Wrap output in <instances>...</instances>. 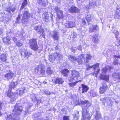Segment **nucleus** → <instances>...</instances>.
Segmentation results:
<instances>
[{
  "label": "nucleus",
  "mask_w": 120,
  "mask_h": 120,
  "mask_svg": "<svg viewBox=\"0 0 120 120\" xmlns=\"http://www.w3.org/2000/svg\"><path fill=\"white\" fill-rule=\"evenodd\" d=\"M99 65V64L98 63H96L95 64L93 65L92 66H89L87 68V70H89L91 68H93L94 69V74H95V76H96L98 74L100 69L99 68L96 71V69H97V68H98Z\"/></svg>",
  "instance_id": "8"
},
{
  "label": "nucleus",
  "mask_w": 120,
  "mask_h": 120,
  "mask_svg": "<svg viewBox=\"0 0 120 120\" xmlns=\"http://www.w3.org/2000/svg\"><path fill=\"white\" fill-rule=\"evenodd\" d=\"M82 48L81 46V45L77 47V49L79 50H81Z\"/></svg>",
  "instance_id": "53"
},
{
  "label": "nucleus",
  "mask_w": 120,
  "mask_h": 120,
  "mask_svg": "<svg viewBox=\"0 0 120 120\" xmlns=\"http://www.w3.org/2000/svg\"><path fill=\"white\" fill-rule=\"evenodd\" d=\"M60 36L59 33L55 30L53 31L51 35L52 37L56 40L58 39Z\"/></svg>",
  "instance_id": "16"
},
{
  "label": "nucleus",
  "mask_w": 120,
  "mask_h": 120,
  "mask_svg": "<svg viewBox=\"0 0 120 120\" xmlns=\"http://www.w3.org/2000/svg\"><path fill=\"white\" fill-rule=\"evenodd\" d=\"M53 71L51 70L50 68L48 67L47 68L46 72L47 74L49 75H51L53 73Z\"/></svg>",
  "instance_id": "35"
},
{
  "label": "nucleus",
  "mask_w": 120,
  "mask_h": 120,
  "mask_svg": "<svg viewBox=\"0 0 120 120\" xmlns=\"http://www.w3.org/2000/svg\"><path fill=\"white\" fill-rule=\"evenodd\" d=\"M102 86L99 89V92L100 94L104 93L107 89V86L106 82L104 81L102 83Z\"/></svg>",
  "instance_id": "10"
},
{
  "label": "nucleus",
  "mask_w": 120,
  "mask_h": 120,
  "mask_svg": "<svg viewBox=\"0 0 120 120\" xmlns=\"http://www.w3.org/2000/svg\"><path fill=\"white\" fill-rule=\"evenodd\" d=\"M51 20L52 21L53 20V15L52 14H51Z\"/></svg>",
  "instance_id": "59"
},
{
  "label": "nucleus",
  "mask_w": 120,
  "mask_h": 120,
  "mask_svg": "<svg viewBox=\"0 0 120 120\" xmlns=\"http://www.w3.org/2000/svg\"><path fill=\"white\" fill-rule=\"evenodd\" d=\"M111 69V67L110 66H107L102 69V73H105L107 71H110Z\"/></svg>",
  "instance_id": "30"
},
{
  "label": "nucleus",
  "mask_w": 120,
  "mask_h": 120,
  "mask_svg": "<svg viewBox=\"0 0 120 120\" xmlns=\"http://www.w3.org/2000/svg\"><path fill=\"white\" fill-rule=\"evenodd\" d=\"M92 37V41L94 43H97L99 41V39L98 38L99 36L98 34H95L93 35Z\"/></svg>",
  "instance_id": "20"
},
{
  "label": "nucleus",
  "mask_w": 120,
  "mask_h": 120,
  "mask_svg": "<svg viewBox=\"0 0 120 120\" xmlns=\"http://www.w3.org/2000/svg\"><path fill=\"white\" fill-rule=\"evenodd\" d=\"M3 42H4V43H7V40H6V39L5 37L4 38H3Z\"/></svg>",
  "instance_id": "52"
},
{
  "label": "nucleus",
  "mask_w": 120,
  "mask_h": 120,
  "mask_svg": "<svg viewBox=\"0 0 120 120\" xmlns=\"http://www.w3.org/2000/svg\"><path fill=\"white\" fill-rule=\"evenodd\" d=\"M34 30L37 31V33L39 34H43L44 30L42 27L40 25L37 26L34 28Z\"/></svg>",
  "instance_id": "14"
},
{
  "label": "nucleus",
  "mask_w": 120,
  "mask_h": 120,
  "mask_svg": "<svg viewBox=\"0 0 120 120\" xmlns=\"http://www.w3.org/2000/svg\"><path fill=\"white\" fill-rule=\"evenodd\" d=\"M27 0H23V1L20 8V9H22L27 5Z\"/></svg>",
  "instance_id": "37"
},
{
  "label": "nucleus",
  "mask_w": 120,
  "mask_h": 120,
  "mask_svg": "<svg viewBox=\"0 0 120 120\" xmlns=\"http://www.w3.org/2000/svg\"><path fill=\"white\" fill-rule=\"evenodd\" d=\"M72 51L73 53H75V49L74 48H72Z\"/></svg>",
  "instance_id": "56"
},
{
  "label": "nucleus",
  "mask_w": 120,
  "mask_h": 120,
  "mask_svg": "<svg viewBox=\"0 0 120 120\" xmlns=\"http://www.w3.org/2000/svg\"><path fill=\"white\" fill-rule=\"evenodd\" d=\"M54 10L56 12L57 15L59 19H61L63 18V11L60 10V8L57 7H55Z\"/></svg>",
  "instance_id": "12"
},
{
  "label": "nucleus",
  "mask_w": 120,
  "mask_h": 120,
  "mask_svg": "<svg viewBox=\"0 0 120 120\" xmlns=\"http://www.w3.org/2000/svg\"><path fill=\"white\" fill-rule=\"evenodd\" d=\"M22 16L23 18L26 19L27 18L30 17V14L29 12L28 11L27 9L23 11Z\"/></svg>",
  "instance_id": "23"
},
{
  "label": "nucleus",
  "mask_w": 120,
  "mask_h": 120,
  "mask_svg": "<svg viewBox=\"0 0 120 120\" xmlns=\"http://www.w3.org/2000/svg\"><path fill=\"white\" fill-rule=\"evenodd\" d=\"M2 29L0 28V35H1L2 33Z\"/></svg>",
  "instance_id": "58"
},
{
  "label": "nucleus",
  "mask_w": 120,
  "mask_h": 120,
  "mask_svg": "<svg viewBox=\"0 0 120 120\" xmlns=\"http://www.w3.org/2000/svg\"><path fill=\"white\" fill-rule=\"evenodd\" d=\"M15 86V83L13 82H11L9 84V88L10 89L12 88H14Z\"/></svg>",
  "instance_id": "39"
},
{
  "label": "nucleus",
  "mask_w": 120,
  "mask_h": 120,
  "mask_svg": "<svg viewBox=\"0 0 120 120\" xmlns=\"http://www.w3.org/2000/svg\"><path fill=\"white\" fill-rule=\"evenodd\" d=\"M3 69V66L1 64H0V70H2Z\"/></svg>",
  "instance_id": "57"
},
{
  "label": "nucleus",
  "mask_w": 120,
  "mask_h": 120,
  "mask_svg": "<svg viewBox=\"0 0 120 120\" xmlns=\"http://www.w3.org/2000/svg\"><path fill=\"white\" fill-rule=\"evenodd\" d=\"M100 78L101 79L107 81L109 80V75H107L101 74L100 76Z\"/></svg>",
  "instance_id": "26"
},
{
  "label": "nucleus",
  "mask_w": 120,
  "mask_h": 120,
  "mask_svg": "<svg viewBox=\"0 0 120 120\" xmlns=\"http://www.w3.org/2000/svg\"><path fill=\"white\" fill-rule=\"evenodd\" d=\"M114 56L115 57H116V58H117V59L118 58H119L120 59V55H119V56H116V55H115Z\"/></svg>",
  "instance_id": "55"
},
{
  "label": "nucleus",
  "mask_w": 120,
  "mask_h": 120,
  "mask_svg": "<svg viewBox=\"0 0 120 120\" xmlns=\"http://www.w3.org/2000/svg\"><path fill=\"white\" fill-rule=\"evenodd\" d=\"M19 51L22 58L25 57L28 58L31 54V53L30 52H29L27 50H25L24 49H20Z\"/></svg>",
  "instance_id": "6"
},
{
  "label": "nucleus",
  "mask_w": 120,
  "mask_h": 120,
  "mask_svg": "<svg viewBox=\"0 0 120 120\" xmlns=\"http://www.w3.org/2000/svg\"><path fill=\"white\" fill-rule=\"evenodd\" d=\"M79 11V9L77 8L76 7L73 6L71 7L69 10V12L71 13H78Z\"/></svg>",
  "instance_id": "24"
},
{
  "label": "nucleus",
  "mask_w": 120,
  "mask_h": 120,
  "mask_svg": "<svg viewBox=\"0 0 120 120\" xmlns=\"http://www.w3.org/2000/svg\"><path fill=\"white\" fill-rule=\"evenodd\" d=\"M25 90V88L24 87L19 88L16 90V93L17 95L20 96L24 93Z\"/></svg>",
  "instance_id": "17"
},
{
  "label": "nucleus",
  "mask_w": 120,
  "mask_h": 120,
  "mask_svg": "<svg viewBox=\"0 0 120 120\" xmlns=\"http://www.w3.org/2000/svg\"><path fill=\"white\" fill-rule=\"evenodd\" d=\"M44 16L43 17V19L44 21L46 22H47L49 21V14L48 12H46L44 14Z\"/></svg>",
  "instance_id": "29"
},
{
  "label": "nucleus",
  "mask_w": 120,
  "mask_h": 120,
  "mask_svg": "<svg viewBox=\"0 0 120 120\" xmlns=\"http://www.w3.org/2000/svg\"><path fill=\"white\" fill-rule=\"evenodd\" d=\"M4 103L0 102V116H1L2 114V113L1 112V111L2 108L4 107Z\"/></svg>",
  "instance_id": "43"
},
{
  "label": "nucleus",
  "mask_w": 120,
  "mask_h": 120,
  "mask_svg": "<svg viewBox=\"0 0 120 120\" xmlns=\"http://www.w3.org/2000/svg\"><path fill=\"white\" fill-rule=\"evenodd\" d=\"M7 41V43L9 44L10 43V40L11 38L9 36H7L5 38Z\"/></svg>",
  "instance_id": "45"
},
{
  "label": "nucleus",
  "mask_w": 120,
  "mask_h": 120,
  "mask_svg": "<svg viewBox=\"0 0 120 120\" xmlns=\"http://www.w3.org/2000/svg\"><path fill=\"white\" fill-rule=\"evenodd\" d=\"M59 47L58 46H56L55 48V49L56 50H59Z\"/></svg>",
  "instance_id": "61"
},
{
  "label": "nucleus",
  "mask_w": 120,
  "mask_h": 120,
  "mask_svg": "<svg viewBox=\"0 0 120 120\" xmlns=\"http://www.w3.org/2000/svg\"><path fill=\"white\" fill-rule=\"evenodd\" d=\"M79 114V112L77 111H76V113L74 114L73 115V120H78L79 118L78 115Z\"/></svg>",
  "instance_id": "33"
},
{
  "label": "nucleus",
  "mask_w": 120,
  "mask_h": 120,
  "mask_svg": "<svg viewBox=\"0 0 120 120\" xmlns=\"http://www.w3.org/2000/svg\"><path fill=\"white\" fill-rule=\"evenodd\" d=\"M114 58H115V59L114 60L113 64L115 65H116L118 64L119 60L116 57H115L114 56Z\"/></svg>",
  "instance_id": "42"
},
{
  "label": "nucleus",
  "mask_w": 120,
  "mask_h": 120,
  "mask_svg": "<svg viewBox=\"0 0 120 120\" xmlns=\"http://www.w3.org/2000/svg\"><path fill=\"white\" fill-rule=\"evenodd\" d=\"M44 92L45 94H47V95H49L50 94V93L49 91L48 90H45Z\"/></svg>",
  "instance_id": "49"
},
{
  "label": "nucleus",
  "mask_w": 120,
  "mask_h": 120,
  "mask_svg": "<svg viewBox=\"0 0 120 120\" xmlns=\"http://www.w3.org/2000/svg\"><path fill=\"white\" fill-rule=\"evenodd\" d=\"M63 58V56L58 53H54L53 55H50L49 59L50 62H52L56 59L60 60Z\"/></svg>",
  "instance_id": "5"
},
{
  "label": "nucleus",
  "mask_w": 120,
  "mask_h": 120,
  "mask_svg": "<svg viewBox=\"0 0 120 120\" xmlns=\"http://www.w3.org/2000/svg\"><path fill=\"white\" fill-rule=\"evenodd\" d=\"M16 8L15 7H10L7 8L6 9V11L8 12L11 13V12H13L15 10Z\"/></svg>",
  "instance_id": "28"
},
{
  "label": "nucleus",
  "mask_w": 120,
  "mask_h": 120,
  "mask_svg": "<svg viewBox=\"0 0 120 120\" xmlns=\"http://www.w3.org/2000/svg\"><path fill=\"white\" fill-rule=\"evenodd\" d=\"M96 94L94 92L91 93L90 94V96L92 97H94L96 96Z\"/></svg>",
  "instance_id": "48"
},
{
  "label": "nucleus",
  "mask_w": 120,
  "mask_h": 120,
  "mask_svg": "<svg viewBox=\"0 0 120 120\" xmlns=\"http://www.w3.org/2000/svg\"><path fill=\"white\" fill-rule=\"evenodd\" d=\"M91 18L90 15H88L87 16L86 19L84 18L82 19V23L83 25H85L87 21L89 23L91 21ZM88 24H89V23Z\"/></svg>",
  "instance_id": "18"
},
{
  "label": "nucleus",
  "mask_w": 120,
  "mask_h": 120,
  "mask_svg": "<svg viewBox=\"0 0 120 120\" xmlns=\"http://www.w3.org/2000/svg\"><path fill=\"white\" fill-rule=\"evenodd\" d=\"M45 66L43 64L37 65L35 68V71L38 72L40 71L41 74L43 75L45 73Z\"/></svg>",
  "instance_id": "9"
},
{
  "label": "nucleus",
  "mask_w": 120,
  "mask_h": 120,
  "mask_svg": "<svg viewBox=\"0 0 120 120\" xmlns=\"http://www.w3.org/2000/svg\"><path fill=\"white\" fill-rule=\"evenodd\" d=\"M65 25L66 28H69L74 27L75 24L74 22H68L65 24Z\"/></svg>",
  "instance_id": "22"
},
{
  "label": "nucleus",
  "mask_w": 120,
  "mask_h": 120,
  "mask_svg": "<svg viewBox=\"0 0 120 120\" xmlns=\"http://www.w3.org/2000/svg\"><path fill=\"white\" fill-rule=\"evenodd\" d=\"M14 114H11L10 115H8L6 118L7 120H17V118H15Z\"/></svg>",
  "instance_id": "21"
},
{
  "label": "nucleus",
  "mask_w": 120,
  "mask_h": 120,
  "mask_svg": "<svg viewBox=\"0 0 120 120\" xmlns=\"http://www.w3.org/2000/svg\"><path fill=\"white\" fill-rule=\"evenodd\" d=\"M42 49V46H40V49H39V51H41V50Z\"/></svg>",
  "instance_id": "63"
},
{
  "label": "nucleus",
  "mask_w": 120,
  "mask_h": 120,
  "mask_svg": "<svg viewBox=\"0 0 120 120\" xmlns=\"http://www.w3.org/2000/svg\"><path fill=\"white\" fill-rule=\"evenodd\" d=\"M69 117L64 116L63 117V120H69Z\"/></svg>",
  "instance_id": "46"
},
{
  "label": "nucleus",
  "mask_w": 120,
  "mask_h": 120,
  "mask_svg": "<svg viewBox=\"0 0 120 120\" xmlns=\"http://www.w3.org/2000/svg\"><path fill=\"white\" fill-rule=\"evenodd\" d=\"M82 88V93H84L85 92H86L89 89V88L86 85L84 84H81Z\"/></svg>",
  "instance_id": "31"
},
{
  "label": "nucleus",
  "mask_w": 120,
  "mask_h": 120,
  "mask_svg": "<svg viewBox=\"0 0 120 120\" xmlns=\"http://www.w3.org/2000/svg\"><path fill=\"white\" fill-rule=\"evenodd\" d=\"M113 80L116 81L117 82H120V74L118 72H115L112 74Z\"/></svg>",
  "instance_id": "13"
},
{
  "label": "nucleus",
  "mask_w": 120,
  "mask_h": 120,
  "mask_svg": "<svg viewBox=\"0 0 120 120\" xmlns=\"http://www.w3.org/2000/svg\"><path fill=\"white\" fill-rule=\"evenodd\" d=\"M23 111V107L19 103H16L15 105L14 109L13 110L12 114L15 115H19L21 114Z\"/></svg>",
  "instance_id": "1"
},
{
  "label": "nucleus",
  "mask_w": 120,
  "mask_h": 120,
  "mask_svg": "<svg viewBox=\"0 0 120 120\" xmlns=\"http://www.w3.org/2000/svg\"><path fill=\"white\" fill-rule=\"evenodd\" d=\"M14 41L15 42V41H17V39L15 38L14 39Z\"/></svg>",
  "instance_id": "64"
},
{
  "label": "nucleus",
  "mask_w": 120,
  "mask_h": 120,
  "mask_svg": "<svg viewBox=\"0 0 120 120\" xmlns=\"http://www.w3.org/2000/svg\"><path fill=\"white\" fill-rule=\"evenodd\" d=\"M69 72V70L67 69L62 70L61 71L62 74L64 76H68Z\"/></svg>",
  "instance_id": "27"
},
{
  "label": "nucleus",
  "mask_w": 120,
  "mask_h": 120,
  "mask_svg": "<svg viewBox=\"0 0 120 120\" xmlns=\"http://www.w3.org/2000/svg\"><path fill=\"white\" fill-rule=\"evenodd\" d=\"M71 74V76L69 79V81L70 82H72L77 80L80 76V74L79 72L75 70H72Z\"/></svg>",
  "instance_id": "3"
},
{
  "label": "nucleus",
  "mask_w": 120,
  "mask_h": 120,
  "mask_svg": "<svg viewBox=\"0 0 120 120\" xmlns=\"http://www.w3.org/2000/svg\"><path fill=\"white\" fill-rule=\"evenodd\" d=\"M20 18V16H19V15L18 16V17H17L16 18V19H17V20L18 21V20H19Z\"/></svg>",
  "instance_id": "60"
},
{
  "label": "nucleus",
  "mask_w": 120,
  "mask_h": 120,
  "mask_svg": "<svg viewBox=\"0 0 120 120\" xmlns=\"http://www.w3.org/2000/svg\"><path fill=\"white\" fill-rule=\"evenodd\" d=\"M8 97L11 98V101L13 102L15 100V96L14 93L11 91V89L9 90L7 92H6Z\"/></svg>",
  "instance_id": "11"
},
{
  "label": "nucleus",
  "mask_w": 120,
  "mask_h": 120,
  "mask_svg": "<svg viewBox=\"0 0 120 120\" xmlns=\"http://www.w3.org/2000/svg\"><path fill=\"white\" fill-rule=\"evenodd\" d=\"M38 2L39 4L40 5L44 6L45 5V4L44 3V0H38Z\"/></svg>",
  "instance_id": "41"
},
{
  "label": "nucleus",
  "mask_w": 120,
  "mask_h": 120,
  "mask_svg": "<svg viewBox=\"0 0 120 120\" xmlns=\"http://www.w3.org/2000/svg\"><path fill=\"white\" fill-rule=\"evenodd\" d=\"M76 81L73 82H72L69 83V86L71 87H73L74 86H75L76 84L79 81Z\"/></svg>",
  "instance_id": "40"
},
{
  "label": "nucleus",
  "mask_w": 120,
  "mask_h": 120,
  "mask_svg": "<svg viewBox=\"0 0 120 120\" xmlns=\"http://www.w3.org/2000/svg\"><path fill=\"white\" fill-rule=\"evenodd\" d=\"M84 57V56L83 54H82L79 56L78 59L75 56L72 55L69 56H68L69 60L73 62L77 61L79 64H82V59Z\"/></svg>",
  "instance_id": "2"
},
{
  "label": "nucleus",
  "mask_w": 120,
  "mask_h": 120,
  "mask_svg": "<svg viewBox=\"0 0 120 120\" xmlns=\"http://www.w3.org/2000/svg\"><path fill=\"white\" fill-rule=\"evenodd\" d=\"M96 117L97 118H99L101 117V115L100 112L98 111H97L96 112Z\"/></svg>",
  "instance_id": "44"
},
{
  "label": "nucleus",
  "mask_w": 120,
  "mask_h": 120,
  "mask_svg": "<svg viewBox=\"0 0 120 120\" xmlns=\"http://www.w3.org/2000/svg\"><path fill=\"white\" fill-rule=\"evenodd\" d=\"M16 45L18 47H19L22 45V44L20 42H16Z\"/></svg>",
  "instance_id": "47"
},
{
  "label": "nucleus",
  "mask_w": 120,
  "mask_h": 120,
  "mask_svg": "<svg viewBox=\"0 0 120 120\" xmlns=\"http://www.w3.org/2000/svg\"><path fill=\"white\" fill-rule=\"evenodd\" d=\"M115 35L116 38L118 39V38L119 37V33L116 30H114L112 32Z\"/></svg>",
  "instance_id": "38"
},
{
  "label": "nucleus",
  "mask_w": 120,
  "mask_h": 120,
  "mask_svg": "<svg viewBox=\"0 0 120 120\" xmlns=\"http://www.w3.org/2000/svg\"><path fill=\"white\" fill-rule=\"evenodd\" d=\"M53 82L56 84H62L64 82L63 79L61 78H57L52 80Z\"/></svg>",
  "instance_id": "19"
},
{
  "label": "nucleus",
  "mask_w": 120,
  "mask_h": 120,
  "mask_svg": "<svg viewBox=\"0 0 120 120\" xmlns=\"http://www.w3.org/2000/svg\"><path fill=\"white\" fill-rule=\"evenodd\" d=\"M37 96V95H35L34 94H31L30 97L33 101L34 102L37 99L36 98Z\"/></svg>",
  "instance_id": "34"
},
{
  "label": "nucleus",
  "mask_w": 120,
  "mask_h": 120,
  "mask_svg": "<svg viewBox=\"0 0 120 120\" xmlns=\"http://www.w3.org/2000/svg\"><path fill=\"white\" fill-rule=\"evenodd\" d=\"M82 0H77V2L79 4H82L81 2Z\"/></svg>",
  "instance_id": "54"
},
{
  "label": "nucleus",
  "mask_w": 120,
  "mask_h": 120,
  "mask_svg": "<svg viewBox=\"0 0 120 120\" xmlns=\"http://www.w3.org/2000/svg\"><path fill=\"white\" fill-rule=\"evenodd\" d=\"M92 57V56L90 54H88L86 55L85 59H84L85 62L88 63L89 60H91Z\"/></svg>",
  "instance_id": "32"
},
{
  "label": "nucleus",
  "mask_w": 120,
  "mask_h": 120,
  "mask_svg": "<svg viewBox=\"0 0 120 120\" xmlns=\"http://www.w3.org/2000/svg\"><path fill=\"white\" fill-rule=\"evenodd\" d=\"M15 57H14L13 58V59L12 60V61L13 62H16V61L18 60V58H16L15 59Z\"/></svg>",
  "instance_id": "51"
},
{
  "label": "nucleus",
  "mask_w": 120,
  "mask_h": 120,
  "mask_svg": "<svg viewBox=\"0 0 120 120\" xmlns=\"http://www.w3.org/2000/svg\"><path fill=\"white\" fill-rule=\"evenodd\" d=\"M116 39L118 40L119 41V44L120 45V38H119L118 37V39Z\"/></svg>",
  "instance_id": "62"
},
{
  "label": "nucleus",
  "mask_w": 120,
  "mask_h": 120,
  "mask_svg": "<svg viewBox=\"0 0 120 120\" xmlns=\"http://www.w3.org/2000/svg\"><path fill=\"white\" fill-rule=\"evenodd\" d=\"M36 101L38 103H42V101L41 100V99L40 98H39L38 100L37 99Z\"/></svg>",
  "instance_id": "50"
},
{
  "label": "nucleus",
  "mask_w": 120,
  "mask_h": 120,
  "mask_svg": "<svg viewBox=\"0 0 120 120\" xmlns=\"http://www.w3.org/2000/svg\"><path fill=\"white\" fill-rule=\"evenodd\" d=\"M15 76V74L10 70H9L8 72L5 74L4 76L5 80H7L12 79Z\"/></svg>",
  "instance_id": "7"
},
{
  "label": "nucleus",
  "mask_w": 120,
  "mask_h": 120,
  "mask_svg": "<svg viewBox=\"0 0 120 120\" xmlns=\"http://www.w3.org/2000/svg\"><path fill=\"white\" fill-rule=\"evenodd\" d=\"M7 57V56L6 54L2 55L0 56V59L3 62L6 61Z\"/></svg>",
  "instance_id": "36"
},
{
  "label": "nucleus",
  "mask_w": 120,
  "mask_h": 120,
  "mask_svg": "<svg viewBox=\"0 0 120 120\" xmlns=\"http://www.w3.org/2000/svg\"><path fill=\"white\" fill-rule=\"evenodd\" d=\"M97 4L94 1H90L88 5L86 6V8L87 9L91 8L96 5Z\"/></svg>",
  "instance_id": "25"
},
{
  "label": "nucleus",
  "mask_w": 120,
  "mask_h": 120,
  "mask_svg": "<svg viewBox=\"0 0 120 120\" xmlns=\"http://www.w3.org/2000/svg\"><path fill=\"white\" fill-rule=\"evenodd\" d=\"M30 46L31 49L35 51L39 50V47H38L37 44L36 39H31L29 40Z\"/></svg>",
  "instance_id": "4"
},
{
  "label": "nucleus",
  "mask_w": 120,
  "mask_h": 120,
  "mask_svg": "<svg viewBox=\"0 0 120 120\" xmlns=\"http://www.w3.org/2000/svg\"><path fill=\"white\" fill-rule=\"evenodd\" d=\"M99 29V27L97 25H93L89 27V30L90 32H93L98 30Z\"/></svg>",
  "instance_id": "15"
}]
</instances>
